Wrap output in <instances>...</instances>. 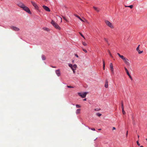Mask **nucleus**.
I'll use <instances>...</instances> for the list:
<instances>
[{
	"instance_id": "6e6552de",
	"label": "nucleus",
	"mask_w": 147,
	"mask_h": 147,
	"mask_svg": "<svg viewBox=\"0 0 147 147\" xmlns=\"http://www.w3.org/2000/svg\"><path fill=\"white\" fill-rule=\"evenodd\" d=\"M117 55L119 56L124 61V60H125V59H127L125 57L121 55L119 53H117Z\"/></svg>"
},
{
	"instance_id": "de8ad7c7",
	"label": "nucleus",
	"mask_w": 147,
	"mask_h": 147,
	"mask_svg": "<svg viewBox=\"0 0 147 147\" xmlns=\"http://www.w3.org/2000/svg\"><path fill=\"white\" fill-rule=\"evenodd\" d=\"M101 129H98V130H101Z\"/></svg>"
},
{
	"instance_id": "4c0bfd02",
	"label": "nucleus",
	"mask_w": 147,
	"mask_h": 147,
	"mask_svg": "<svg viewBox=\"0 0 147 147\" xmlns=\"http://www.w3.org/2000/svg\"><path fill=\"white\" fill-rule=\"evenodd\" d=\"M121 108L122 109H124L123 105V103H122Z\"/></svg>"
},
{
	"instance_id": "dca6fc26",
	"label": "nucleus",
	"mask_w": 147,
	"mask_h": 147,
	"mask_svg": "<svg viewBox=\"0 0 147 147\" xmlns=\"http://www.w3.org/2000/svg\"><path fill=\"white\" fill-rule=\"evenodd\" d=\"M93 8L97 12H98L99 11V9L98 8L95 7H93Z\"/></svg>"
},
{
	"instance_id": "3c124183",
	"label": "nucleus",
	"mask_w": 147,
	"mask_h": 147,
	"mask_svg": "<svg viewBox=\"0 0 147 147\" xmlns=\"http://www.w3.org/2000/svg\"><path fill=\"white\" fill-rule=\"evenodd\" d=\"M128 6H126V5L125 6V7H128Z\"/></svg>"
},
{
	"instance_id": "2f4dec72",
	"label": "nucleus",
	"mask_w": 147,
	"mask_h": 147,
	"mask_svg": "<svg viewBox=\"0 0 147 147\" xmlns=\"http://www.w3.org/2000/svg\"><path fill=\"white\" fill-rule=\"evenodd\" d=\"M74 16L77 17V18H78L79 19H80L81 18L78 16L76 15H74Z\"/></svg>"
},
{
	"instance_id": "49530a36",
	"label": "nucleus",
	"mask_w": 147,
	"mask_h": 147,
	"mask_svg": "<svg viewBox=\"0 0 147 147\" xmlns=\"http://www.w3.org/2000/svg\"><path fill=\"white\" fill-rule=\"evenodd\" d=\"M83 100L84 101H86V98H85L84 99H83Z\"/></svg>"
},
{
	"instance_id": "412c9836",
	"label": "nucleus",
	"mask_w": 147,
	"mask_h": 147,
	"mask_svg": "<svg viewBox=\"0 0 147 147\" xmlns=\"http://www.w3.org/2000/svg\"><path fill=\"white\" fill-rule=\"evenodd\" d=\"M108 53H109V55H110V56L112 57V58L113 57L112 56L110 51H109V50H108Z\"/></svg>"
},
{
	"instance_id": "72a5a7b5",
	"label": "nucleus",
	"mask_w": 147,
	"mask_h": 147,
	"mask_svg": "<svg viewBox=\"0 0 147 147\" xmlns=\"http://www.w3.org/2000/svg\"><path fill=\"white\" fill-rule=\"evenodd\" d=\"M67 87L68 88H73L74 87L73 86H67Z\"/></svg>"
},
{
	"instance_id": "ddd939ff",
	"label": "nucleus",
	"mask_w": 147,
	"mask_h": 147,
	"mask_svg": "<svg viewBox=\"0 0 147 147\" xmlns=\"http://www.w3.org/2000/svg\"><path fill=\"white\" fill-rule=\"evenodd\" d=\"M105 88H107L108 87V81L107 80H106L105 81Z\"/></svg>"
},
{
	"instance_id": "39448f33",
	"label": "nucleus",
	"mask_w": 147,
	"mask_h": 147,
	"mask_svg": "<svg viewBox=\"0 0 147 147\" xmlns=\"http://www.w3.org/2000/svg\"><path fill=\"white\" fill-rule=\"evenodd\" d=\"M88 93V92H85L82 93L81 92H78V95L82 98H84L86 97Z\"/></svg>"
},
{
	"instance_id": "aec40b11",
	"label": "nucleus",
	"mask_w": 147,
	"mask_h": 147,
	"mask_svg": "<svg viewBox=\"0 0 147 147\" xmlns=\"http://www.w3.org/2000/svg\"><path fill=\"white\" fill-rule=\"evenodd\" d=\"M103 69L104 70L105 69V61L103 60Z\"/></svg>"
},
{
	"instance_id": "09e8293b",
	"label": "nucleus",
	"mask_w": 147,
	"mask_h": 147,
	"mask_svg": "<svg viewBox=\"0 0 147 147\" xmlns=\"http://www.w3.org/2000/svg\"><path fill=\"white\" fill-rule=\"evenodd\" d=\"M88 127L89 129H91V128H90L89 127Z\"/></svg>"
},
{
	"instance_id": "b1692460",
	"label": "nucleus",
	"mask_w": 147,
	"mask_h": 147,
	"mask_svg": "<svg viewBox=\"0 0 147 147\" xmlns=\"http://www.w3.org/2000/svg\"><path fill=\"white\" fill-rule=\"evenodd\" d=\"M100 109L99 108H96L94 109V110L95 111H100Z\"/></svg>"
},
{
	"instance_id": "c756f323",
	"label": "nucleus",
	"mask_w": 147,
	"mask_h": 147,
	"mask_svg": "<svg viewBox=\"0 0 147 147\" xmlns=\"http://www.w3.org/2000/svg\"><path fill=\"white\" fill-rule=\"evenodd\" d=\"M79 34L81 35V36L84 38H85V37L80 32H79Z\"/></svg>"
},
{
	"instance_id": "cd10ccee",
	"label": "nucleus",
	"mask_w": 147,
	"mask_h": 147,
	"mask_svg": "<svg viewBox=\"0 0 147 147\" xmlns=\"http://www.w3.org/2000/svg\"><path fill=\"white\" fill-rule=\"evenodd\" d=\"M82 44L84 46H86L87 45V44L85 42H83Z\"/></svg>"
},
{
	"instance_id": "864d4df0",
	"label": "nucleus",
	"mask_w": 147,
	"mask_h": 147,
	"mask_svg": "<svg viewBox=\"0 0 147 147\" xmlns=\"http://www.w3.org/2000/svg\"><path fill=\"white\" fill-rule=\"evenodd\" d=\"M146 140L147 141V138H146Z\"/></svg>"
},
{
	"instance_id": "ea45409f",
	"label": "nucleus",
	"mask_w": 147,
	"mask_h": 147,
	"mask_svg": "<svg viewBox=\"0 0 147 147\" xmlns=\"http://www.w3.org/2000/svg\"><path fill=\"white\" fill-rule=\"evenodd\" d=\"M91 129L93 131H95V129L94 128H91Z\"/></svg>"
},
{
	"instance_id": "2eb2a0df",
	"label": "nucleus",
	"mask_w": 147,
	"mask_h": 147,
	"mask_svg": "<svg viewBox=\"0 0 147 147\" xmlns=\"http://www.w3.org/2000/svg\"><path fill=\"white\" fill-rule=\"evenodd\" d=\"M81 21L83 22H86L88 23V22L87 21L85 18H84V20L82 19L81 18H80V19Z\"/></svg>"
},
{
	"instance_id": "4be33fe9",
	"label": "nucleus",
	"mask_w": 147,
	"mask_h": 147,
	"mask_svg": "<svg viewBox=\"0 0 147 147\" xmlns=\"http://www.w3.org/2000/svg\"><path fill=\"white\" fill-rule=\"evenodd\" d=\"M63 19L66 21L67 22H68V20H67V19H66V18L65 17H64V16H63Z\"/></svg>"
},
{
	"instance_id": "58836bf2",
	"label": "nucleus",
	"mask_w": 147,
	"mask_h": 147,
	"mask_svg": "<svg viewBox=\"0 0 147 147\" xmlns=\"http://www.w3.org/2000/svg\"><path fill=\"white\" fill-rule=\"evenodd\" d=\"M75 55L76 57H77V58H78L79 57H78V56L76 54H75Z\"/></svg>"
},
{
	"instance_id": "4468645a",
	"label": "nucleus",
	"mask_w": 147,
	"mask_h": 147,
	"mask_svg": "<svg viewBox=\"0 0 147 147\" xmlns=\"http://www.w3.org/2000/svg\"><path fill=\"white\" fill-rule=\"evenodd\" d=\"M110 68L111 70H114V68L113 67V64L112 63H111L110 64Z\"/></svg>"
},
{
	"instance_id": "423d86ee",
	"label": "nucleus",
	"mask_w": 147,
	"mask_h": 147,
	"mask_svg": "<svg viewBox=\"0 0 147 147\" xmlns=\"http://www.w3.org/2000/svg\"><path fill=\"white\" fill-rule=\"evenodd\" d=\"M10 28L12 30H14L15 31H18L20 30V29L19 28L13 26H11Z\"/></svg>"
},
{
	"instance_id": "c85d7f7f",
	"label": "nucleus",
	"mask_w": 147,
	"mask_h": 147,
	"mask_svg": "<svg viewBox=\"0 0 147 147\" xmlns=\"http://www.w3.org/2000/svg\"><path fill=\"white\" fill-rule=\"evenodd\" d=\"M122 112L123 114L125 115V112L124 111V109H122Z\"/></svg>"
},
{
	"instance_id": "9d476101",
	"label": "nucleus",
	"mask_w": 147,
	"mask_h": 147,
	"mask_svg": "<svg viewBox=\"0 0 147 147\" xmlns=\"http://www.w3.org/2000/svg\"><path fill=\"white\" fill-rule=\"evenodd\" d=\"M55 71L56 74L59 77L60 76L61 73L59 69H58L56 70Z\"/></svg>"
},
{
	"instance_id": "a211bd4d",
	"label": "nucleus",
	"mask_w": 147,
	"mask_h": 147,
	"mask_svg": "<svg viewBox=\"0 0 147 147\" xmlns=\"http://www.w3.org/2000/svg\"><path fill=\"white\" fill-rule=\"evenodd\" d=\"M42 59L43 60H45L46 59V57L44 55H42Z\"/></svg>"
},
{
	"instance_id": "0eeeda50",
	"label": "nucleus",
	"mask_w": 147,
	"mask_h": 147,
	"mask_svg": "<svg viewBox=\"0 0 147 147\" xmlns=\"http://www.w3.org/2000/svg\"><path fill=\"white\" fill-rule=\"evenodd\" d=\"M31 3L35 9H38L39 7L38 5L35 2L33 1H31Z\"/></svg>"
},
{
	"instance_id": "a18cd8bd",
	"label": "nucleus",
	"mask_w": 147,
	"mask_h": 147,
	"mask_svg": "<svg viewBox=\"0 0 147 147\" xmlns=\"http://www.w3.org/2000/svg\"><path fill=\"white\" fill-rule=\"evenodd\" d=\"M75 70H73V73L74 74H75Z\"/></svg>"
},
{
	"instance_id": "c9c22d12",
	"label": "nucleus",
	"mask_w": 147,
	"mask_h": 147,
	"mask_svg": "<svg viewBox=\"0 0 147 147\" xmlns=\"http://www.w3.org/2000/svg\"><path fill=\"white\" fill-rule=\"evenodd\" d=\"M111 74H114V70H111Z\"/></svg>"
},
{
	"instance_id": "7ed1b4c3",
	"label": "nucleus",
	"mask_w": 147,
	"mask_h": 147,
	"mask_svg": "<svg viewBox=\"0 0 147 147\" xmlns=\"http://www.w3.org/2000/svg\"><path fill=\"white\" fill-rule=\"evenodd\" d=\"M105 22L106 24L109 27L112 29L114 28V26L113 24L109 21L107 20H105Z\"/></svg>"
},
{
	"instance_id": "473e14b6",
	"label": "nucleus",
	"mask_w": 147,
	"mask_h": 147,
	"mask_svg": "<svg viewBox=\"0 0 147 147\" xmlns=\"http://www.w3.org/2000/svg\"><path fill=\"white\" fill-rule=\"evenodd\" d=\"M137 142V145L138 146H140V144L139 143V141H138V140L137 142Z\"/></svg>"
},
{
	"instance_id": "20e7f679",
	"label": "nucleus",
	"mask_w": 147,
	"mask_h": 147,
	"mask_svg": "<svg viewBox=\"0 0 147 147\" xmlns=\"http://www.w3.org/2000/svg\"><path fill=\"white\" fill-rule=\"evenodd\" d=\"M68 66L72 70H75L77 67V65L76 64H74L73 65L71 64L68 63Z\"/></svg>"
},
{
	"instance_id": "f03ea898",
	"label": "nucleus",
	"mask_w": 147,
	"mask_h": 147,
	"mask_svg": "<svg viewBox=\"0 0 147 147\" xmlns=\"http://www.w3.org/2000/svg\"><path fill=\"white\" fill-rule=\"evenodd\" d=\"M51 23V24L56 29L59 30L61 29L60 27L53 20H52Z\"/></svg>"
},
{
	"instance_id": "f257e3e1",
	"label": "nucleus",
	"mask_w": 147,
	"mask_h": 147,
	"mask_svg": "<svg viewBox=\"0 0 147 147\" xmlns=\"http://www.w3.org/2000/svg\"><path fill=\"white\" fill-rule=\"evenodd\" d=\"M18 5L26 12L30 14H31V13L29 8L26 6L23 3H20L18 4Z\"/></svg>"
},
{
	"instance_id": "9b49d317",
	"label": "nucleus",
	"mask_w": 147,
	"mask_h": 147,
	"mask_svg": "<svg viewBox=\"0 0 147 147\" xmlns=\"http://www.w3.org/2000/svg\"><path fill=\"white\" fill-rule=\"evenodd\" d=\"M128 61V60L127 58L125 59V60L124 61V62L126 65H130V63Z\"/></svg>"
},
{
	"instance_id": "1a4fd4ad",
	"label": "nucleus",
	"mask_w": 147,
	"mask_h": 147,
	"mask_svg": "<svg viewBox=\"0 0 147 147\" xmlns=\"http://www.w3.org/2000/svg\"><path fill=\"white\" fill-rule=\"evenodd\" d=\"M42 7L46 11H47L49 12L50 11V9L47 6L45 5H43L42 6Z\"/></svg>"
},
{
	"instance_id": "5701e85b",
	"label": "nucleus",
	"mask_w": 147,
	"mask_h": 147,
	"mask_svg": "<svg viewBox=\"0 0 147 147\" xmlns=\"http://www.w3.org/2000/svg\"><path fill=\"white\" fill-rule=\"evenodd\" d=\"M96 115L97 116H98V117H100L102 115V114H101L99 113H97L96 114Z\"/></svg>"
},
{
	"instance_id": "f704fd0d",
	"label": "nucleus",
	"mask_w": 147,
	"mask_h": 147,
	"mask_svg": "<svg viewBox=\"0 0 147 147\" xmlns=\"http://www.w3.org/2000/svg\"><path fill=\"white\" fill-rule=\"evenodd\" d=\"M104 40H105L107 42H108V40L107 38H104Z\"/></svg>"
},
{
	"instance_id": "a878e982",
	"label": "nucleus",
	"mask_w": 147,
	"mask_h": 147,
	"mask_svg": "<svg viewBox=\"0 0 147 147\" xmlns=\"http://www.w3.org/2000/svg\"><path fill=\"white\" fill-rule=\"evenodd\" d=\"M128 75V76H129V78H130L131 80H132V78L131 77V76L130 74H127Z\"/></svg>"
},
{
	"instance_id": "7c9ffc66",
	"label": "nucleus",
	"mask_w": 147,
	"mask_h": 147,
	"mask_svg": "<svg viewBox=\"0 0 147 147\" xmlns=\"http://www.w3.org/2000/svg\"><path fill=\"white\" fill-rule=\"evenodd\" d=\"M76 106L77 108H78L80 107V106L79 105H76Z\"/></svg>"
},
{
	"instance_id": "a19ab883",
	"label": "nucleus",
	"mask_w": 147,
	"mask_h": 147,
	"mask_svg": "<svg viewBox=\"0 0 147 147\" xmlns=\"http://www.w3.org/2000/svg\"><path fill=\"white\" fill-rule=\"evenodd\" d=\"M116 129V128L115 127H113V130H115Z\"/></svg>"
},
{
	"instance_id": "603ef678",
	"label": "nucleus",
	"mask_w": 147,
	"mask_h": 147,
	"mask_svg": "<svg viewBox=\"0 0 147 147\" xmlns=\"http://www.w3.org/2000/svg\"><path fill=\"white\" fill-rule=\"evenodd\" d=\"M140 147H144L143 146H140Z\"/></svg>"
},
{
	"instance_id": "e433bc0d",
	"label": "nucleus",
	"mask_w": 147,
	"mask_h": 147,
	"mask_svg": "<svg viewBox=\"0 0 147 147\" xmlns=\"http://www.w3.org/2000/svg\"><path fill=\"white\" fill-rule=\"evenodd\" d=\"M83 50L85 53H87V51L86 49H83Z\"/></svg>"
},
{
	"instance_id": "79ce46f5",
	"label": "nucleus",
	"mask_w": 147,
	"mask_h": 147,
	"mask_svg": "<svg viewBox=\"0 0 147 147\" xmlns=\"http://www.w3.org/2000/svg\"><path fill=\"white\" fill-rule=\"evenodd\" d=\"M48 29H49L48 28H46L45 29V30H47V31H48Z\"/></svg>"
},
{
	"instance_id": "bb28decb",
	"label": "nucleus",
	"mask_w": 147,
	"mask_h": 147,
	"mask_svg": "<svg viewBox=\"0 0 147 147\" xmlns=\"http://www.w3.org/2000/svg\"><path fill=\"white\" fill-rule=\"evenodd\" d=\"M133 5H131L129 6H128V7H129L131 9H132L133 8Z\"/></svg>"
},
{
	"instance_id": "6ab92c4d",
	"label": "nucleus",
	"mask_w": 147,
	"mask_h": 147,
	"mask_svg": "<svg viewBox=\"0 0 147 147\" xmlns=\"http://www.w3.org/2000/svg\"><path fill=\"white\" fill-rule=\"evenodd\" d=\"M124 69L127 73V74H129V73L127 69L125 67H124Z\"/></svg>"
},
{
	"instance_id": "37998d69",
	"label": "nucleus",
	"mask_w": 147,
	"mask_h": 147,
	"mask_svg": "<svg viewBox=\"0 0 147 147\" xmlns=\"http://www.w3.org/2000/svg\"><path fill=\"white\" fill-rule=\"evenodd\" d=\"M128 135V131H127V133L126 134V136L127 137Z\"/></svg>"
},
{
	"instance_id": "f8f14e48",
	"label": "nucleus",
	"mask_w": 147,
	"mask_h": 147,
	"mask_svg": "<svg viewBox=\"0 0 147 147\" xmlns=\"http://www.w3.org/2000/svg\"><path fill=\"white\" fill-rule=\"evenodd\" d=\"M139 46H140V45H139L138 46V47L137 48L136 50L138 52V53L139 54H141L143 52V51H140V49H139Z\"/></svg>"
},
{
	"instance_id": "8fccbe9b",
	"label": "nucleus",
	"mask_w": 147,
	"mask_h": 147,
	"mask_svg": "<svg viewBox=\"0 0 147 147\" xmlns=\"http://www.w3.org/2000/svg\"><path fill=\"white\" fill-rule=\"evenodd\" d=\"M139 137H140V136L139 135L138 136V138H139Z\"/></svg>"
},
{
	"instance_id": "f3484780",
	"label": "nucleus",
	"mask_w": 147,
	"mask_h": 147,
	"mask_svg": "<svg viewBox=\"0 0 147 147\" xmlns=\"http://www.w3.org/2000/svg\"><path fill=\"white\" fill-rule=\"evenodd\" d=\"M80 109H78L76 111V113L77 115H78L80 113Z\"/></svg>"
},
{
	"instance_id": "393cba45",
	"label": "nucleus",
	"mask_w": 147,
	"mask_h": 147,
	"mask_svg": "<svg viewBox=\"0 0 147 147\" xmlns=\"http://www.w3.org/2000/svg\"><path fill=\"white\" fill-rule=\"evenodd\" d=\"M128 75V76H129V78H130L131 80H132V78L131 77V76L130 74H127Z\"/></svg>"
},
{
	"instance_id": "c03bdc74",
	"label": "nucleus",
	"mask_w": 147,
	"mask_h": 147,
	"mask_svg": "<svg viewBox=\"0 0 147 147\" xmlns=\"http://www.w3.org/2000/svg\"><path fill=\"white\" fill-rule=\"evenodd\" d=\"M51 66V67H53V68H56V67H55V66H52V65Z\"/></svg>"
}]
</instances>
